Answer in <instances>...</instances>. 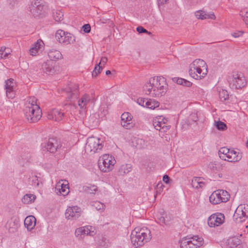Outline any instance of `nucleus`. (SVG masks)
Segmentation results:
<instances>
[{
    "label": "nucleus",
    "instance_id": "f257e3e1",
    "mask_svg": "<svg viewBox=\"0 0 248 248\" xmlns=\"http://www.w3.org/2000/svg\"><path fill=\"white\" fill-rule=\"evenodd\" d=\"M143 88L146 94L159 97L165 94L168 84L166 78L163 77H155L150 78L149 82L145 84Z\"/></svg>",
    "mask_w": 248,
    "mask_h": 248
},
{
    "label": "nucleus",
    "instance_id": "f03ea898",
    "mask_svg": "<svg viewBox=\"0 0 248 248\" xmlns=\"http://www.w3.org/2000/svg\"><path fill=\"white\" fill-rule=\"evenodd\" d=\"M152 238L150 230L147 227L135 228L131 234V241L136 248L143 246Z\"/></svg>",
    "mask_w": 248,
    "mask_h": 248
},
{
    "label": "nucleus",
    "instance_id": "7ed1b4c3",
    "mask_svg": "<svg viewBox=\"0 0 248 248\" xmlns=\"http://www.w3.org/2000/svg\"><path fill=\"white\" fill-rule=\"evenodd\" d=\"M103 147V141L96 137H91L87 139L86 143L84 147V153H82L84 155L85 154H93L98 153L101 151Z\"/></svg>",
    "mask_w": 248,
    "mask_h": 248
},
{
    "label": "nucleus",
    "instance_id": "20e7f679",
    "mask_svg": "<svg viewBox=\"0 0 248 248\" xmlns=\"http://www.w3.org/2000/svg\"><path fill=\"white\" fill-rule=\"evenodd\" d=\"M116 162V160L113 156L109 154H105L99 158L98 166L101 171L108 172L113 169Z\"/></svg>",
    "mask_w": 248,
    "mask_h": 248
},
{
    "label": "nucleus",
    "instance_id": "39448f33",
    "mask_svg": "<svg viewBox=\"0 0 248 248\" xmlns=\"http://www.w3.org/2000/svg\"><path fill=\"white\" fill-rule=\"evenodd\" d=\"M25 118L30 123H35L42 117V110L38 105L26 107L24 109Z\"/></svg>",
    "mask_w": 248,
    "mask_h": 248
},
{
    "label": "nucleus",
    "instance_id": "423d86ee",
    "mask_svg": "<svg viewBox=\"0 0 248 248\" xmlns=\"http://www.w3.org/2000/svg\"><path fill=\"white\" fill-rule=\"evenodd\" d=\"M231 88L241 89L247 85V81L244 75L241 73H235L228 79Z\"/></svg>",
    "mask_w": 248,
    "mask_h": 248
},
{
    "label": "nucleus",
    "instance_id": "0eeeda50",
    "mask_svg": "<svg viewBox=\"0 0 248 248\" xmlns=\"http://www.w3.org/2000/svg\"><path fill=\"white\" fill-rule=\"evenodd\" d=\"M203 241V239L198 235L189 238L187 236L180 240V247L181 248H197L202 245Z\"/></svg>",
    "mask_w": 248,
    "mask_h": 248
},
{
    "label": "nucleus",
    "instance_id": "6e6552de",
    "mask_svg": "<svg viewBox=\"0 0 248 248\" xmlns=\"http://www.w3.org/2000/svg\"><path fill=\"white\" fill-rule=\"evenodd\" d=\"M190 67L202 68V75H198L193 73L192 68L189 70V75L196 79H201L203 78L207 74V65L206 63L202 59H196L190 64Z\"/></svg>",
    "mask_w": 248,
    "mask_h": 248
},
{
    "label": "nucleus",
    "instance_id": "1a4fd4ad",
    "mask_svg": "<svg viewBox=\"0 0 248 248\" xmlns=\"http://www.w3.org/2000/svg\"><path fill=\"white\" fill-rule=\"evenodd\" d=\"M31 14L34 18H39L44 15L45 12L44 2L42 0H34L30 6Z\"/></svg>",
    "mask_w": 248,
    "mask_h": 248
},
{
    "label": "nucleus",
    "instance_id": "9d476101",
    "mask_svg": "<svg viewBox=\"0 0 248 248\" xmlns=\"http://www.w3.org/2000/svg\"><path fill=\"white\" fill-rule=\"evenodd\" d=\"M55 37L59 43L64 45L73 43L75 41V37L73 34L62 30H59L56 31Z\"/></svg>",
    "mask_w": 248,
    "mask_h": 248
},
{
    "label": "nucleus",
    "instance_id": "9b49d317",
    "mask_svg": "<svg viewBox=\"0 0 248 248\" xmlns=\"http://www.w3.org/2000/svg\"><path fill=\"white\" fill-rule=\"evenodd\" d=\"M42 147L44 151L54 153L61 147V145L56 138H49L46 142L42 143Z\"/></svg>",
    "mask_w": 248,
    "mask_h": 248
},
{
    "label": "nucleus",
    "instance_id": "f8f14e48",
    "mask_svg": "<svg viewBox=\"0 0 248 248\" xmlns=\"http://www.w3.org/2000/svg\"><path fill=\"white\" fill-rule=\"evenodd\" d=\"M225 216L221 213H216L211 215L208 219V224L210 227L218 226L224 222Z\"/></svg>",
    "mask_w": 248,
    "mask_h": 248
},
{
    "label": "nucleus",
    "instance_id": "ddd939ff",
    "mask_svg": "<svg viewBox=\"0 0 248 248\" xmlns=\"http://www.w3.org/2000/svg\"><path fill=\"white\" fill-rule=\"evenodd\" d=\"M77 89H72V87L68 86L66 88L64 89V91H65L67 94H69L68 96V100L70 102L69 103V106H70L71 110L74 112V110L76 111V106L75 103V102L73 101L74 98H77Z\"/></svg>",
    "mask_w": 248,
    "mask_h": 248
},
{
    "label": "nucleus",
    "instance_id": "4468645a",
    "mask_svg": "<svg viewBox=\"0 0 248 248\" xmlns=\"http://www.w3.org/2000/svg\"><path fill=\"white\" fill-rule=\"evenodd\" d=\"M91 100V97L88 94H84L81 98L78 100V107H80L81 110H79V113L82 117L86 115V106Z\"/></svg>",
    "mask_w": 248,
    "mask_h": 248
},
{
    "label": "nucleus",
    "instance_id": "2eb2a0df",
    "mask_svg": "<svg viewBox=\"0 0 248 248\" xmlns=\"http://www.w3.org/2000/svg\"><path fill=\"white\" fill-rule=\"evenodd\" d=\"M64 115V113L61 112L58 109L53 108L48 112L47 118L56 121H60L62 120Z\"/></svg>",
    "mask_w": 248,
    "mask_h": 248
},
{
    "label": "nucleus",
    "instance_id": "dca6fc26",
    "mask_svg": "<svg viewBox=\"0 0 248 248\" xmlns=\"http://www.w3.org/2000/svg\"><path fill=\"white\" fill-rule=\"evenodd\" d=\"M78 232L80 233L81 236L86 235L93 236L96 233L95 228L90 225L78 228Z\"/></svg>",
    "mask_w": 248,
    "mask_h": 248
},
{
    "label": "nucleus",
    "instance_id": "f3484780",
    "mask_svg": "<svg viewBox=\"0 0 248 248\" xmlns=\"http://www.w3.org/2000/svg\"><path fill=\"white\" fill-rule=\"evenodd\" d=\"M153 124L157 130L165 132L170 127V125H165V122H161L158 117L155 118L153 121Z\"/></svg>",
    "mask_w": 248,
    "mask_h": 248
},
{
    "label": "nucleus",
    "instance_id": "a211bd4d",
    "mask_svg": "<svg viewBox=\"0 0 248 248\" xmlns=\"http://www.w3.org/2000/svg\"><path fill=\"white\" fill-rule=\"evenodd\" d=\"M55 62L51 61H47L42 65V69L43 72L48 75H52L55 73Z\"/></svg>",
    "mask_w": 248,
    "mask_h": 248
},
{
    "label": "nucleus",
    "instance_id": "6ab92c4d",
    "mask_svg": "<svg viewBox=\"0 0 248 248\" xmlns=\"http://www.w3.org/2000/svg\"><path fill=\"white\" fill-rule=\"evenodd\" d=\"M55 192L58 195H62L65 196L68 194L69 192L68 183L61 184L59 182L55 187Z\"/></svg>",
    "mask_w": 248,
    "mask_h": 248
},
{
    "label": "nucleus",
    "instance_id": "aec40b11",
    "mask_svg": "<svg viewBox=\"0 0 248 248\" xmlns=\"http://www.w3.org/2000/svg\"><path fill=\"white\" fill-rule=\"evenodd\" d=\"M78 206L69 207L65 212V217L68 219H75L78 218Z\"/></svg>",
    "mask_w": 248,
    "mask_h": 248
},
{
    "label": "nucleus",
    "instance_id": "412c9836",
    "mask_svg": "<svg viewBox=\"0 0 248 248\" xmlns=\"http://www.w3.org/2000/svg\"><path fill=\"white\" fill-rule=\"evenodd\" d=\"M242 154L237 152L234 150L231 149L230 153L228 154V161L235 162L239 161L242 158Z\"/></svg>",
    "mask_w": 248,
    "mask_h": 248
},
{
    "label": "nucleus",
    "instance_id": "4be33fe9",
    "mask_svg": "<svg viewBox=\"0 0 248 248\" xmlns=\"http://www.w3.org/2000/svg\"><path fill=\"white\" fill-rule=\"evenodd\" d=\"M36 218L33 216L27 217L24 220V225L28 230L31 231L36 225Z\"/></svg>",
    "mask_w": 248,
    "mask_h": 248
},
{
    "label": "nucleus",
    "instance_id": "5701e85b",
    "mask_svg": "<svg viewBox=\"0 0 248 248\" xmlns=\"http://www.w3.org/2000/svg\"><path fill=\"white\" fill-rule=\"evenodd\" d=\"M132 170V165L130 164H123L120 166L117 171V174L124 176L130 172Z\"/></svg>",
    "mask_w": 248,
    "mask_h": 248
},
{
    "label": "nucleus",
    "instance_id": "b1692460",
    "mask_svg": "<svg viewBox=\"0 0 248 248\" xmlns=\"http://www.w3.org/2000/svg\"><path fill=\"white\" fill-rule=\"evenodd\" d=\"M48 56L51 61H55L62 58V55L60 51L56 49L50 50L48 52Z\"/></svg>",
    "mask_w": 248,
    "mask_h": 248
},
{
    "label": "nucleus",
    "instance_id": "393cba45",
    "mask_svg": "<svg viewBox=\"0 0 248 248\" xmlns=\"http://www.w3.org/2000/svg\"><path fill=\"white\" fill-rule=\"evenodd\" d=\"M165 216H166V214L164 211H162L159 214H158L156 215L155 220L161 226L169 225V222L167 221H166L165 220Z\"/></svg>",
    "mask_w": 248,
    "mask_h": 248
},
{
    "label": "nucleus",
    "instance_id": "a878e982",
    "mask_svg": "<svg viewBox=\"0 0 248 248\" xmlns=\"http://www.w3.org/2000/svg\"><path fill=\"white\" fill-rule=\"evenodd\" d=\"M173 82L183 86L190 87L192 83L189 81L181 78L174 77L171 78Z\"/></svg>",
    "mask_w": 248,
    "mask_h": 248
},
{
    "label": "nucleus",
    "instance_id": "bb28decb",
    "mask_svg": "<svg viewBox=\"0 0 248 248\" xmlns=\"http://www.w3.org/2000/svg\"><path fill=\"white\" fill-rule=\"evenodd\" d=\"M241 243V241L237 237H232L227 239L226 244L231 248L236 247Z\"/></svg>",
    "mask_w": 248,
    "mask_h": 248
},
{
    "label": "nucleus",
    "instance_id": "cd10ccee",
    "mask_svg": "<svg viewBox=\"0 0 248 248\" xmlns=\"http://www.w3.org/2000/svg\"><path fill=\"white\" fill-rule=\"evenodd\" d=\"M145 104V107L147 108L154 109L155 108H157L159 106V103L154 99H148L147 101L146 102Z\"/></svg>",
    "mask_w": 248,
    "mask_h": 248
},
{
    "label": "nucleus",
    "instance_id": "c85d7f7f",
    "mask_svg": "<svg viewBox=\"0 0 248 248\" xmlns=\"http://www.w3.org/2000/svg\"><path fill=\"white\" fill-rule=\"evenodd\" d=\"M97 244L103 248H106L108 245V240L104 236H98L97 240Z\"/></svg>",
    "mask_w": 248,
    "mask_h": 248
},
{
    "label": "nucleus",
    "instance_id": "c756f323",
    "mask_svg": "<svg viewBox=\"0 0 248 248\" xmlns=\"http://www.w3.org/2000/svg\"><path fill=\"white\" fill-rule=\"evenodd\" d=\"M36 196L33 194H26L22 199V202L25 204H29L33 202Z\"/></svg>",
    "mask_w": 248,
    "mask_h": 248
},
{
    "label": "nucleus",
    "instance_id": "7c9ffc66",
    "mask_svg": "<svg viewBox=\"0 0 248 248\" xmlns=\"http://www.w3.org/2000/svg\"><path fill=\"white\" fill-rule=\"evenodd\" d=\"M218 194H217L216 190L214 191L209 197L210 202L213 204H217L220 203Z\"/></svg>",
    "mask_w": 248,
    "mask_h": 248
},
{
    "label": "nucleus",
    "instance_id": "2f4dec72",
    "mask_svg": "<svg viewBox=\"0 0 248 248\" xmlns=\"http://www.w3.org/2000/svg\"><path fill=\"white\" fill-rule=\"evenodd\" d=\"M52 14L53 17L56 21L59 22L63 20V14L62 11L54 10Z\"/></svg>",
    "mask_w": 248,
    "mask_h": 248
},
{
    "label": "nucleus",
    "instance_id": "473e14b6",
    "mask_svg": "<svg viewBox=\"0 0 248 248\" xmlns=\"http://www.w3.org/2000/svg\"><path fill=\"white\" fill-rule=\"evenodd\" d=\"M230 149L227 148L226 147L221 148L218 151V154L220 158L224 160H226V158H225V157H227L228 154H229V153H230Z\"/></svg>",
    "mask_w": 248,
    "mask_h": 248
},
{
    "label": "nucleus",
    "instance_id": "72a5a7b5",
    "mask_svg": "<svg viewBox=\"0 0 248 248\" xmlns=\"http://www.w3.org/2000/svg\"><path fill=\"white\" fill-rule=\"evenodd\" d=\"M209 169L214 172L220 171L221 166L219 164L215 162H210L208 164Z\"/></svg>",
    "mask_w": 248,
    "mask_h": 248
},
{
    "label": "nucleus",
    "instance_id": "f704fd0d",
    "mask_svg": "<svg viewBox=\"0 0 248 248\" xmlns=\"http://www.w3.org/2000/svg\"><path fill=\"white\" fill-rule=\"evenodd\" d=\"M29 184L35 187H37L39 185V181L36 175H32L29 178Z\"/></svg>",
    "mask_w": 248,
    "mask_h": 248
},
{
    "label": "nucleus",
    "instance_id": "c9c22d12",
    "mask_svg": "<svg viewBox=\"0 0 248 248\" xmlns=\"http://www.w3.org/2000/svg\"><path fill=\"white\" fill-rule=\"evenodd\" d=\"M91 205L94 207L97 211H100V212L103 211L105 207L104 203L98 201L92 202Z\"/></svg>",
    "mask_w": 248,
    "mask_h": 248
},
{
    "label": "nucleus",
    "instance_id": "e433bc0d",
    "mask_svg": "<svg viewBox=\"0 0 248 248\" xmlns=\"http://www.w3.org/2000/svg\"><path fill=\"white\" fill-rule=\"evenodd\" d=\"M219 96L221 101L225 102L229 99V95L226 90H222L219 92Z\"/></svg>",
    "mask_w": 248,
    "mask_h": 248
},
{
    "label": "nucleus",
    "instance_id": "4c0bfd02",
    "mask_svg": "<svg viewBox=\"0 0 248 248\" xmlns=\"http://www.w3.org/2000/svg\"><path fill=\"white\" fill-rule=\"evenodd\" d=\"M14 80L13 79L10 78L5 81V87L6 91L15 90V83L14 82Z\"/></svg>",
    "mask_w": 248,
    "mask_h": 248
},
{
    "label": "nucleus",
    "instance_id": "58836bf2",
    "mask_svg": "<svg viewBox=\"0 0 248 248\" xmlns=\"http://www.w3.org/2000/svg\"><path fill=\"white\" fill-rule=\"evenodd\" d=\"M203 178L201 177H195L191 181V185L193 187L198 189L200 188L201 185H199V181L202 180Z\"/></svg>",
    "mask_w": 248,
    "mask_h": 248
},
{
    "label": "nucleus",
    "instance_id": "ea45409f",
    "mask_svg": "<svg viewBox=\"0 0 248 248\" xmlns=\"http://www.w3.org/2000/svg\"><path fill=\"white\" fill-rule=\"evenodd\" d=\"M136 148L139 149L144 148L145 147V141L142 139L138 138L135 140Z\"/></svg>",
    "mask_w": 248,
    "mask_h": 248
},
{
    "label": "nucleus",
    "instance_id": "a19ab883",
    "mask_svg": "<svg viewBox=\"0 0 248 248\" xmlns=\"http://www.w3.org/2000/svg\"><path fill=\"white\" fill-rule=\"evenodd\" d=\"M103 66L99 65V64H97L92 72V76L93 78H95L97 77V75L101 72L103 70Z\"/></svg>",
    "mask_w": 248,
    "mask_h": 248
},
{
    "label": "nucleus",
    "instance_id": "79ce46f5",
    "mask_svg": "<svg viewBox=\"0 0 248 248\" xmlns=\"http://www.w3.org/2000/svg\"><path fill=\"white\" fill-rule=\"evenodd\" d=\"M132 116L129 112H124L121 115V120L132 122Z\"/></svg>",
    "mask_w": 248,
    "mask_h": 248
},
{
    "label": "nucleus",
    "instance_id": "37998d69",
    "mask_svg": "<svg viewBox=\"0 0 248 248\" xmlns=\"http://www.w3.org/2000/svg\"><path fill=\"white\" fill-rule=\"evenodd\" d=\"M216 127L217 129L219 130H225L227 128V125L225 123L221 121H218L216 122Z\"/></svg>",
    "mask_w": 248,
    "mask_h": 248
},
{
    "label": "nucleus",
    "instance_id": "c03bdc74",
    "mask_svg": "<svg viewBox=\"0 0 248 248\" xmlns=\"http://www.w3.org/2000/svg\"><path fill=\"white\" fill-rule=\"evenodd\" d=\"M85 190L90 194H95V192L97 190V187L96 186L93 185L90 186H86L85 188Z\"/></svg>",
    "mask_w": 248,
    "mask_h": 248
},
{
    "label": "nucleus",
    "instance_id": "a18cd8bd",
    "mask_svg": "<svg viewBox=\"0 0 248 248\" xmlns=\"http://www.w3.org/2000/svg\"><path fill=\"white\" fill-rule=\"evenodd\" d=\"M91 31V26L89 24H84L81 28L80 32L83 34L84 33H89Z\"/></svg>",
    "mask_w": 248,
    "mask_h": 248
},
{
    "label": "nucleus",
    "instance_id": "49530a36",
    "mask_svg": "<svg viewBox=\"0 0 248 248\" xmlns=\"http://www.w3.org/2000/svg\"><path fill=\"white\" fill-rule=\"evenodd\" d=\"M221 192H220L222 198L224 200V202H226L229 201L230 196L229 193L226 190L221 189Z\"/></svg>",
    "mask_w": 248,
    "mask_h": 248
},
{
    "label": "nucleus",
    "instance_id": "de8ad7c7",
    "mask_svg": "<svg viewBox=\"0 0 248 248\" xmlns=\"http://www.w3.org/2000/svg\"><path fill=\"white\" fill-rule=\"evenodd\" d=\"M121 124L123 127L126 129H130L133 127V124L131 122H126L121 120Z\"/></svg>",
    "mask_w": 248,
    "mask_h": 248
},
{
    "label": "nucleus",
    "instance_id": "09e8293b",
    "mask_svg": "<svg viewBox=\"0 0 248 248\" xmlns=\"http://www.w3.org/2000/svg\"><path fill=\"white\" fill-rule=\"evenodd\" d=\"M198 121V117L197 113H192L188 117V122L189 124L191 122L196 123Z\"/></svg>",
    "mask_w": 248,
    "mask_h": 248
},
{
    "label": "nucleus",
    "instance_id": "8fccbe9b",
    "mask_svg": "<svg viewBox=\"0 0 248 248\" xmlns=\"http://www.w3.org/2000/svg\"><path fill=\"white\" fill-rule=\"evenodd\" d=\"M37 99L35 97H31L28 100V104L26 107H33L35 105H38L36 103Z\"/></svg>",
    "mask_w": 248,
    "mask_h": 248
},
{
    "label": "nucleus",
    "instance_id": "3c124183",
    "mask_svg": "<svg viewBox=\"0 0 248 248\" xmlns=\"http://www.w3.org/2000/svg\"><path fill=\"white\" fill-rule=\"evenodd\" d=\"M6 96L8 98L13 99L16 95L15 90H11L6 91Z\"/></svg>",
    "mask_w": 248,
    "mask_h": 248
},
{
    "label": "nucleus",
    "instance_id": "603ef678",
    "mask_svg": "<svg viewBox=\"0 0 248 248\" xmlns=\"http://www.w3.org/2000/svg\"><path fill=\"white\" fill-rule=\"evenodd\" d=\"M136 30H137V31L139 33H147L148 34H151V32L148 31L147 30H146L145 29H144L143 27H142L141 26L138 27L137 28Z\"/></svg>",
    "mask_w": 248,
    "mask_h": 248
},
{
    "label": "nucleus",
    "instance_id": "864d4df0",
    "mask_svg": "<svg viewBox=\"0 0 248 248\" xmlns=\"http://www.w3.org/2000/svg\"><path fill=\"white\" fill-rule=\"evenodd\" d=\"M9 226H10V228H12V229H13L16 230L18 228V227L19 226V224H18V222L15 220H14L12 222H10L9 223Z\"/></svg>",
    "mask_w": 248,
    "mask_h": 248
},
{
    "label": "nucleus",
    "instance_id": "5fc2aeb1",
    "mask_svg": "<svg viewBox=\"0 0 248 248\" xmlns=\"http://www.w3.org/2000/svg\"><path fill=\"white\" fill-rule=\"evenodd\" d=\"M190 68H192L193 70V73L194 72L195 74L202 75V68L190 67Z\"/></svg>",
    "mask_w": 248,
    "mask_h": 248
},
{
    "label": "nucleus",
    "instance_id": "6e6d98bb",
    "mask_svg": "<svg viewBox=\"0 0 248 248\" xmlns=\"http://www.w3.org/2000/svg\"><path fill=\"white\" fill-rule=\"evenodd\" d=\"M203 19H206V18H210V19H215V15L213 13H210V14H208V13H206L204 11V13H203Z\"/></svg>",
    "mask_w": 248,
    "mask_h": 248
},
{
    "label": "nucleus",
    "instance_id": "4d7b16f0",
    "mask_svg": "<svg viewBox=\"0 0 248 248\" xmlns=\"http://www.w3.org/2000/svg\"><path fill=\"white\" fill-rule=\"evenodd\" d=\"M147 99L144 98H139L137 99V103L140 106L143 107H145L146 102L147 101Z\"/></svg>",
    "mask_w": 248,
    "mask_h": 248
},
{
    "label": "nucleus",
    "instance_id": "13d9d810",
    "mask_svg": "<svg viewBox=\"0 0 248 248\" xmlns=\"http://www.w3.org/2000/svg\"><path fill=\"white\" fill-rule=\"evenodd\" d=\"M242 17L246 24L248 25V10L247 11L244 15L242 14Z\"/></svg>",
    "mask_w": 248,
    "mask_h": 248
},
{
    "label": "nucleus",
    "instance_id": "bf43d9fd",
    "mask_svg": "<svg viewBox=\"0 0 248 248\" xmlns=\"http://www.w3.org/2000/svg\"><path fill=\"white\" fill-rule=\"evenodd\" d=\"M203 13L204 11H199L195 13V16L199 19H203Z\"/></svg>",
    "mask_w": 248,
    "mask_h": 248
},
{
    "label": "nucleus",
    "instance_id": "052dcab7",
    "mask_svg": "<svg viewBox=\"0 0 248 248\" xmlns=\"http://www.w3.org/2000/svg\"><path fill=\"white\" fill-rule=\"evenodd\" d=\"M163 181L166 184H169L171 180L168 175L165 174L163 177Z\"/></svg>",
    "mask_w": 248,
    "mask_h": 248
},
{
    "label": "nucleus",
    "instance_id": "680f3d73",
    "mask_svg": "<svg viewBox=\"0 0 248 248\" xmlns=\"http://www.w3.org/2000/svg\"><path fill=\"white\" fill-rule=\"evenodd\" d=\"M30 52L32 56H35L38 52L36 47H31L30 50Z\"/></svg>",
    "mask_w": 248,
    "mask_h": 248
},
{
    "label": "nucleus",
    "instance_id": "e2e57ef3",
    "mask_svg": "<svg viewBox=\"0 0 248 248\" xmlns=\"http://www.w3.org/2000/svg\"><path fill=\"white\" fill-rule=\"evenodd\" d=\"M107 61H108V59L107 57H102L100 60V62L98 64H99V65L102 64V65H104L107 62Z\"/></svg>",
    "mask_w": 248,
    "mask_h": 248
},
{
    "label": "nucleus",
    "instance_id": "0e129e2a",
    "mask_svg": "<svg viewBox=\"0 0 248 248\" xmlns=\"http://www.w3.org/2000/svg\"><path fill=\"white\" fill-rule=\"evenodd\" d=\"M10 51H9V49L8 48H7V49L3 53L2 56V59H6L7 58L9 55L10 54Z\"/></svg>",
    "mask_w": 248,
    "mask_h": 248
},
{
    "label": "nucleus",
    "instance_id": "69168bd1",
    "mask_svg": "<svg viewBox=\"0 0 248 248\" xmlns=\"http://www.w3.org/2000/svg\"><path fill=\"white\" fill-rule=\"evenodd\" d=\"M243 34V32L242 31H238L236 32H233L232 34V36H233L235 38L238 37L240 36H241Z\"/></svg>",
    "mask_w": 248,
    "mask_h": 248
},
{
    "label": "nucleus",
    "instance_id": "338daca9",
    "mask_svg": "<svg viewBox=\"0 0 248 248\" xmlns=\"http://www.w3.org/2000/svg\"><path fill=\"white\" fill-rule=\"evenodd\" d=\"M163 187H164V186L161 183L160 184H158L157 185L156 193L160 192V191L163 189Z\"/></svg>",
    "mask_w": 248,
    "mask_h": 248
},
{
    "label": "nucleus",
    "instance_id": "774afa93",
    "mask_svg": "<svg viewBox=\"0 0 248 248\" xmlns=\"http://www.w3.org/2000/svg\"><path fill=\"white\" fill-rule=\"evenodd\" d=\"M216 192H217V194H218V196H219L218 197H219V200L220 199V200H219V202H220V203L224 202V200L223 199V198H222V196H221V194H220L221 190V189L217 190Z\"/></svg>",
    "mask_w": 248,
    "mask_h": 248
}]
</instances>
